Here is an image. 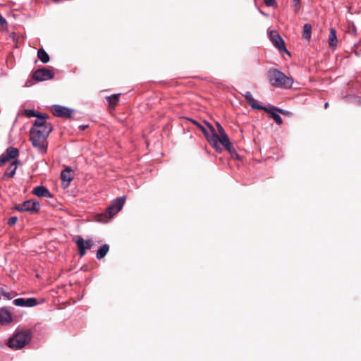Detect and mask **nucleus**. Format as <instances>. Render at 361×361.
Segmentation results:
<instances>
[{
	"label": "nucleus",
	"instance_id": "nucleus-8",
	"mask_svg": "<svg viewBox=\"0 0 361 361\" xmlns=\"http://www.w3.org/2000/svg\"><path fill=\"white\" fill-rule=\"evenodd\" d=\"M126 197H121L116 199L112 204L107 208V212L109 215V217H113L115 216L118 212H120L125 203Z\"/></svg>",
	"mask_w": 361,
	"mask_h": 361
},
{
	"label": "nucleus",
	"instance_id": "nucleus-34",
	"mask_svg": "<svg viewBox=\"0 0 361 361\" xmlns=\"http://www.w3.org/2000/svg\"><path fill=\"white\" fill-rule=\"evenodd\" d=\"M328 106H329V103H328V102H326V103L324 104V108H325V109H326V108L328 107Z\"/></svg>",
	"mask_w": 361,
	"mask_h": 361
},
{
	"label": "nucleus",
	"instance_id": "nucleus-4",
	"mask_svg": "<svg viewBox=\"0 0 361 361\" xmlns=\"http://www.w3.org/2000/svg\"><path fill=\"white\" fill-rule=\"evenodd\" d=\"M207 126L213 133L212 136L210 139H208V141L212 144V145L216 148V150H219V146L218 142H220L227 150L230 151L232 145L229 140V138L226 133H224V135H218L215 132V129L209 123H207Z\"/></svg>",
	"mask_w": 361,
	"mask_h": 361
},
{
	"label": "nucleus",
	"instance_id": "nucleus-19",
	"mask_svg": "<svg viewBox=\"0 0 361 361\" xmlns=\"http://www.w3.org/2000/svg\"><path fill=\"white\" fill-rule=\"evenodd\" d=\"M312 35V25L310 24H305L302 30V37L305 39L309 40Z\"/></svg>",
	"mask_w": 361,
	"mask_h": 361
},
{
	"label": "nucleus",
	"instance_id": "nucleus-20",
	"mask_svg": "<svg viewBox=\"0 0 361 361\" xmlns=\"http://www.w3.org/2000/svg\"><path fill=\"white\" fill-rule=\"evenodd\" d=\"M37 57L43 63H47L49 61V56L43 49L38 50Z\"/></svg>",
	"mask_w": 361,
	"mask_h": 361
},
{
	"label": "nucleus",
	"instance_id": "nucleus-3",
	"mask_svg": "<svg viewBox=\"0 0 361 361\" xmlns=\"http://www.w3.org/2000/svg\"><path fill=\"white\" fill-rule=\"evenodd\" d=\"M30 339L31 333L30 331H20L9 339L8 346L14 349H20L28 343Z\"/></svg>",
	"mask_w": 361,
	"mask_h": 361
},
{
	"label": "nucleus",
	"instance_id": "nucleus-15",
	"mask_svg": "<svg viewBox=\"0 0 361 361\" xmlns=\"http://www.w3.org/2000/svg\"><path fill=\"white\" fill-rule=\"evenodd\" d=\"M20 164V161L17 159L13 160L9 166L8 167L7 170L4 173V178H13L14 175L16 174V169L18 168V166Z\"/></svg>",
	"mask_w": 361,
	"mask_h": 361
},
{
	"label": "nucleus",
	"instance_id": "nucleus-2",
	"mask_svg": "<svg viewBox=\"0 0 361 361\" xmlns=\"http://www.w3.org/2000/svg\"><path fill=\"white\" fill-rule=\"evenodd\" d=\"M267 76L270 84L277 88L289 89L293 83L292 78L287 77L283 73L275 68L270 69Z\"/></svg>",
	"mask_w": 361,
	"mask_h": 361
},
{
	"label": "nucleus",
	"instance_id": "nucleus-22",
	"mask_svg": "<svg viewBox=\"0 0 361 361\" xmlns=\"http://www.w3.org/2000/svg\"><path fill=\"white\" fill-rule=\"evenodd\" d=\"M269 109V111H267L268 113L270 114V117L274 119L275 121V122L277 123V124H281L282 123V118L278 114H276L274 110H273L272 109Z\"/></svg>",
	"mask_w": 361,
	"mask_h": 361
},
{
	"label": "nucleus",
	"instance_id": "nucleus-16",
	"mask_svg": "<svg viewBox=\"0 0 361 361\" xmlns=\"http://www.w3.org/2000/svg\"><path fill=\"white\" fill-rule=\"evenodd\" d=\"M33 194L39 197H51L50 192L44 186L40 185L35 188L32 190Z\"/></svg>",
	"mask_w": 361,
	"mask_h": 361
},
{
	"label": "nucleus",
	"instance_id": "nucleus-33",
	"mask_svg": "<svg viewBox=\"0 0 361 361\" xmlns=\"http://www.w3.org/2000/svg\"><path fill=\"white\" fill-rule=\"evenodd\" d=\"M264 1L268 6H273L275 4V0H264Z\"/></svg>",
	"mask_w": 361,
	"mask_h": 361
},
{
	"label": "nucleus",
	"instance_id": "nucleus-24",
	"mask_svg": "<svg viewBox=\"0 0 361 361\" xmlns=\"http://www.w3.org/2000/svg\"><path fill=\"white\" fill-rule=\"evenodd\" d=\"M37 304V300L34 298L25 299V307H34Z\"/></svg>",
	"mask_w": 361,
	"mask_h": 361
},
{
	"label": "nucleus",
	"instance_id": "nucleus-18",
	"mask_svg": "<svg viewBox=\"0 0 361 361\" xmlns=\"http://www.w3.org/2000/svg\"><path fill=\"white\" fill-rule=\"evenodd\" d=\"M109 250V246L107 244L103 245L97 252L96 257L98 259L104 258Z\"/></svg>",
	"mask_w": 361,
	"mask_h": 361
},
{
	"label": "nucleus",
	"instance_id": "nucleus-26",
	"mask_svg": "<svg viewBox=\"0 0 361 361\" xmlns=\"http://www.w3.org/2000/svg\"><path fill=\"white\" fill-rule=\"evenodd\" d=\"M13 303L16 305V306H19V307H25V298H17V299H15L13 301Z\"/></svg>",
	"mask_w": 361,
	"mask_h": 361
},
{
	"label": "nucleus",
	"instance_id": "nucleus-17",
	"mask_svg": "<svg viewBox=\"0 0 361 361\" xmlns=\"http://www.w3.org/2000/svg\"><path fill=\"white\" fill-rule=\"evenodd\" d=\"M337 42L336 30L335 28H331L328 38L329 47L333 49H335L337 47Z\"/></svg>",
	"mask_w": 361,
	"mask_h": 361
},
{
	"label": "nucleus",
	"instance_id": "nucleus-25",
	"mask_svg": "<svg viewBox=\"0 0 361 361\" xmlns=\"http://www.w3.org/2000/svg\"><path fill=\"white\" fill-rule=\"evenodd\" d=\"M192 121V123L194 124H195L202 130V132L204 134V135L206 136L207 140L210 139V137H209V133H208L207 129L203 126H202L201 124H200L199 123H197L195 121Z\"/></svg>",
	"mask_w": 361,
	"mask_h": 361
},
{
	"label": "nucleus",
	"instance_id": "nucleus-12",
	"mask_svg": "<svg viewBox=\"0 0 361 361\" xmlns=\"http://www.w3.org/2000/svg\"><path fill=\"white\" fill-rule=\"evenodd\" d=\"M245 100L253 108L255 109H261L264 110L265 111H269V108L261 106L258 104L257 100H256L252 95L251 92H245V93L243 94Z\"/></svg>",
	"mask_w": 361,
	"mask_h": 361
},
{
	"label": "nucleus",
	"instance_id": "nucleus-7",
	"mask_svg": "<svg viewBox=\"0 0 361 361\" xmlns=\"http://www.w3.org/2000/svg\"><path fill=\"white\" fill-rule=\"evenodd\" d=\"M76 243L80 257H83L86 254V249H90L93 246V241L91 239L85 240L81 236H76L74 239Z\"/></svg>",
	"mask_w": 361,
	"mask_h": 361
},
{
	"label": "nucleus",
	"instance_id": "nucleus-30",
	"mask_svg": "<svg viewBox=\"0 0 361 361\" xmlns=\"http://www.w3.org/2000/svg\"><path fill=\"white\" fill-rule=\"evenodd\" d=\"M293 8L295 11H298L300 8V1H293Z\"/></svg>",
	"mask_w": 361,
	"mask_h": 361
},
{
	"label": "nucleus",
	"instance_id": "nucleus-14",
	"mask_svg": "<svg viewBox=\"0 0 361 361\" xmlns=\"http://www.w3.org/2000/svg\"><path fill=\"white\" fill-rule=\"evenodd\" d=\"M12 321L11 313L6 308L0 309V324L2 325L8 324Z\"/></svg>",
	"mask_w": 361,
	"mask_h": 361
},
{
	"label": "nucleus",
	"instance_id": "nucleus-31",
	"mask_svg": "<svg viewBox=\"0 0 361 361\" xmlns=\"http://www.w3.org/2000/svg\"><path fill=\"white\" fill-rule=\"evenodd\" d=\"M1 295H2L4 298H6V299H7V300H11V299L12 298V297H11V295L10 293H8V292L2 291V292H1Z\"/></svg>",
	"mask_w": 361,
	"mask_h": 361
},
{
	"label": "nucleus",
	"instance_id": "nucleus-10",
	"mask_svg": "<svg viewBox=\"0 0 361 361\" xmlns=\"http://www.w3.org/2000/svg\"><path fill=\"white\" fill-rule=\"evenodd\" d=\"M19 154L18 149L17 148L10 147H8L5 154L0 156V164H4L6 161H8L13 159H16Z\"/></svg>",
	"mask_w": 361,
	"mask_h": 361
},
{
	"label": "nucleus",
	"instance_id": "nucleus-5",
	"mask_svg": "<svg viewBox=\"0 0 361 361\" xmlns=\"http://www.w3.org/2000/svg\"><path fill=\"white\" fill-rule=\"evenodd\" d=\"M39 203L38 202L29 200L22 204L16 205L14 209L20 212H37L39 209Z\"/></svg>",
	"mask_w": 361,
	"mask_h": 361
},
{
	"label": "nucleus",
	"instance_id": "nucleus-29",
	"mask_svg": "<svg viewBox=\"0 0 361 361\" xmlns=\"http://www.w3.org/2000/svg\"><path fill=\"white\" fill-rule=\"evenodd\" d=\"M0 25L4 27H7V21L6 20L1 16L0 13Z\"/></svg>",
	"mask_w": 361,
	"mask_h": 361
},
{
	"label": "nucleus",
	"instance_id": "nucleus-23",
	"mask_svg": "<svg viewBox=\"0 0 361 361\" xmlns=\"http://www.w3.org/2000/svg\"><path fill=\"white\" fill-rule=\"evenodd\" d=\"M119 94H115L108 97V102L111 106L116 105L119 100Z\"/></svg>",
	"mask_w": 361,
	"mask_h": 361
},
{
	"label": "nucleus",
	"instance_id": "nucleus-21",
	"mask_svg": "<svg viewBox=\"0 0 361 361\" xmlns=\"http://www.w3.org/2000/svg\"><path fill=\"white\" fill-rule=\"evenodd\" d=\"M23 115L27 118L37 117V118H39V117H48L47 116L45 115H41L32 109L24 110Z\"/></svg>",
	"mask_w": 361,
	"mask_h": 361
},
{
	"label": "nucleus",
	"instance_id": "nucleus-1",
	"mask_svg": "<svg viewBox=\"0 0 361 361\" xmlns=\"http://www.w3.org/2000/svg\"><path fill=\"white\" fill-rule=\"evenodd\" d=\"M47 118L48 117L37 118L30 131L32 146L42 153L47 152V137L53 129L51 125L47 121Z\"/></svg>",
	"mask_w": 361,
	"mask_h": 361
},
{
	"label": "nucleus",
	"instance_id": "nucleus-13",
	"mask_svg": "<svg viewBox=\"0 0 361 361\" xmlns=\"http://www.w3.org/2000/svg\"><path fill=\"white\" fill-rule=\"evenodd\" d=\"M62 184L64 188H68L70 185L71 181L73 180V173L69 167H67L65 170L61 172V174Z\"/></svg>",
	"mask_w": 361,
	"mask_h": 361
},
{
	"label": "nucleus",
	"instance_id": "nucleus-28",
	"mask_svg": "<svg viewBox=\"0 0 361 361\" xmlns=\"http://www.w3.org/2000/svg\"><path fill=\"white\" fill-rule=\"evenodd\" d=\"M216 127H217L218 132H219V133L217 134L218 135H224V133H226L224 129L220 125L219 123H216Z\"/></svg>",
	"mask_w": 361,
	"mask_h": 361
},
{
	"label": "nucleus",
	"instance_id": "nucleus-11",
	"mask_svg": "<svg viewBox=\"0 0 361 361\" xmlns=\"http://www.w3.org/2000/svg\"><path fill=\"white\" fill-rule=\"evenodd\" d=\"M52 112L57 117L69 118L71 116L72 110L67 107L55 104L52 106Z\"/></svg>",
	"mask_w": 361,
	"mask_h": 361
},
{
	"label": "nucleus",
	"instance_id": "nucleus-6",
	"mask_svg": "<svg viewBox=\"0 0 361 361\" xmlns=\"http://www.w3.org/2000/svg\"><path fill=\"white\" fill-rule=\"evenodd\" d=\"M269 37L270 40L273 42L274 47L278 49L280 51H283L287 54H289L288 50L286 49L284 41L279 34V32L276 30H270L269 32Z\"/></svg>",
	"mask_w": 361,
	"mask_h": 361
},
{
	"label": "nucleus",
	"instance_id": "nucleus-35",
	"mask_svg": "<svg viewBox=\"0 0 361 361\" xmlns=\"http://www.w3.org/2000/svg\"><path fill=\"white\" fill-rule=\"evenodd\" d=\"M293 1H300V0H293Z\"/></svg>",
	"mask_w": 361,
	"mask_h": 361
},
{
	"label": "nucleus",
	"instance_id": "nucleus-32",
	"mask_svg": "<svg viewBox=\"0 0 361 361\" xmlns=\"http://www.w3.org/2000/svg\"><path fill=\"white\" fill-rule=\"evenodd\" d=\"M271 109H273V110H274L275 111H279V112H280V113H281V114H288V113H287L286 111H285L284 110L280 109H279V108H277V107H275V106H272Z\"/></svg>",
	"mask_w": 361,
	"mask_h": 361
},
{
	"label": "nucleus",
	"instance_id": "nucleus-27",
	"mask_svg": "<svg viewBox=\"0 0 361 361\" xmlns=\"http://www.w3.org/2000/svg\"><path fill=\"white\" fill-rule=\"evenodd\" d=\"M18 218L16 216H12L8 220V224L9 226H13L16 224Z\"/></svg>",
	"mask_w": 361,
	"mask_h": 361
},
{
	"label": "nucleus",
	"instance_id": "nucleus-9",
	"mask_svg": "<svg viewBox=\"0 0 361 361\" xmlns=\"http://www.w3.org/2000/svg\"><path fill=\"white\" fill-rule=\"evenodd\" d=\"M54 75L52 71L43 68L34 73L33 78L37 81H44L53 78Z\"/></svg>",
	"mask_w": 361,
	"mask_h": 361
}]
</instances>
